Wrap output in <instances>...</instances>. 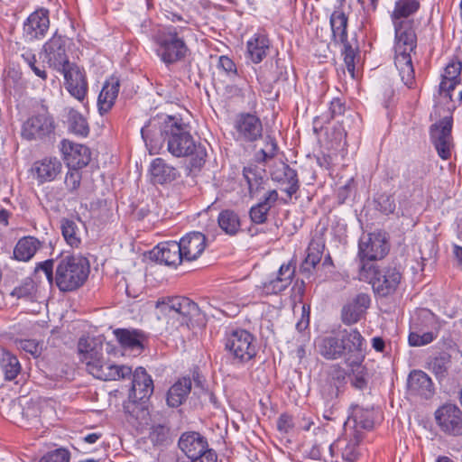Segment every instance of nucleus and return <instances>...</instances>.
<instances>
[{"label":"nucleus","instance_id":"f257e3e1","mask_svg":"<svg viewBox=\"0 0 462 462\" xmlns=\"http://www.w3.org/2000/svg\"><path fill=\"white\" fill-rule=\"evenodd\" d=\"M80 361L85 364L87 371L95 378L103 381L120 380L133 374L132 388L129 398L134 402L149 399L153 393V382L143 367H137L133 373L127 365H117L106 362L103 358L102 346L93 340L80 338L78 344Z\"/></svg>","mask_w":462,"mask_h":462},{"label":"nucleus","instance_id":"f03ea898","mask_svg":"<svg viewBox=\"0 0 462 462\" xmlns=\"http://www.w3.org/2000/svg\"><path fill=\"white\" fill-rule=\"evenodd\" d=\"M152 123L141 129L142 137L151 154L160 153L166 143L167 151L174 157H190V166L200 169L207 157L203 145L197 143L188 130V126L180 119L170 116L160 130L159 136L154 133Z\"/></svg>","mask_w":462,"mask_h":462},{"label":"nucleus","instance_id":"7ed1b4c3","mask_svg":"<svg viewBox=\"0 0 462 462\" xmlns=\"http://www.w3.org/2000/svg\"><path fill=\"white\" fill-rule=\"evenodd\" d=\"M395 57L394 63L402 81L408 88L414 83V69L411 54L417 46V36L411 22L408 20L395 22Z\"/></svg>","mask_w":462,"mask_h":462},{"label":"nucleus","instance_id":"20e7f679","mask_svg":"<svg viewBox=\"0 0 462 462\" xmlns=\"http://www.w3.org/2000/svg\"><path fill=\"white\" fill-rule=\"evenodd\" d=\"M189 32L187 26L168 25L154 33L156 53L163 63L174 64L186 57L189 48L185 37Z\"/></svg>","mask_w":462,"mask_h":462},{"label":"nucleus","instance_id":"39448f33","mask_svg":"<svg viewBox=\"0 0 462 462\" xmlns=\"http://www.w3.org/2000/svg\"><path fill=\"white\" fill-rule=\"evenodd\" d=\"M88 273L89 265L86 258L62 256L56 266L55 283L60 291H71L84 284Z\"/></svg>","mask_w":462,"mask_h":462},{"label":"nucleus","instance_id":"423d86ee","mask_svg":"<svg viewBox=\"0 0 462 462\" xmlns=\"http://www.w3.org/2000/svg\"><path fill=\"white\" fill-rule=\"evenodd\" d=\"M358 279L369 282L374 292L385 297L397 290L402 273L396 267L379 270L374 263H363L358 270Z\"/></svg>","mask_w":462,"mask_h":462},{"label":"nucleus","instance_id":"0eeeda50","mask_svg":"<svg viewBox=\"0 0 462 462\" xmlns=\"http://www.w3.org/2000/svg\"><path fill=\"white\" fill-rule=\"evenodd\" d=\"M329 24L332 32V40L335 43L343 45L342 54L344 56L346 70L351 78L355 79L356 60L358 56V51L357 48L352 47L348 42V16L342 9L337 8L330 14Z\"/></svg>","mask_w":462,"mask_h":462},{"label":"nucleus","instance_id":"6e6552de","mask_svg":"<svg viewBox=\"0 0 462 462\" xmlns=\"http://www.w3.org/2000/svg\"><path fill=\"white\" fill-rule=\"evenodd\" d=\"M224 345L225 350L235 363H247L257 354L254 337L243 328L227 330L225 334Z\"/></svg>","mask_w":462,"mask_h":462},{"label":"nucleus","instance_id":"1a4fd4ad","mask_svg":"<svg viewBox=\"0 0 462 462\" xmlns=\"http://www.w3.org/2000/svg\"><path fill=\"white\" fill-rule=\"evenodd\" d=\"M343 359L347 366H359L365 358L366 340L356 328L340 330Z\"/></svg>","mask_w":462,"mask_h":462},{"label":"nucleus","instance_id":"9d476101","mask_svg":"<svg viewBox=\"0 0 462 462\" xmlns=\"http://www.w3.org/2000/svg\"><path fill=\"white\" fill-rule=\"evenodd\" d=\"M461 70L462 62L456 58L451 59L446 65L439 86L440 97L451 102L462 101Z\"/></svg>","mask_w":462,"mask_h":462},{"label":"nucleus","instance_id":"9b49d317","mask_svg":"<svg viewBox=\"0 0 462 462\" xmlns=\"http://www.w3.org/2000/svg\"><path fill=\"white\" fill-rule=\"evenodd\" d=\"M452 117H443L430 127V139L438 155L444 161L451 158L454 150Z\"/></svg>","mask_w":462,"mask_h":462},{"label":"nucleus","instance_id":"f8f14e48","mask_svg":"<svg viewBox=\"0 0 462 462\" xmlns=\"http://www.w3.org/2000/svg\"><path fill=\"white\" fill-rule=\"evenodd\" d=\"M55 121L53 116L43 108L28 117L23 124L21 135L28 141L42 140L54 132Z\"/></svg>","mask_w":462,"mask_h":462},{"label":"nucleus","instance_id":"ddd939ff","mask_svg":"<svg viewBox=\"0 0 462 462\" xmlns=\"http://www.w3.org/2000/svg\"><path fill=\"white\" fill-rule=\"evenodd\" d=\"M434 419L439 430L450 437L462 436V411L451 402L439 406L434 412Z\"/></svg>","mask_w":462,"mask_h":462},{"label":"nucleus","instance_id":"4468645a","mask_svg":"<svg viewBox=\"0 0 462 462\" xmlns=\"http://www.w3.org/2000/svg\"><path fill=\"white\" fill-rule=\"evenodd\" d=\"M389 251V245L385 235L382 232H374L364 235L359 241L358 256L359 267L365 261H377L383 259Z\"/></svg>","mask_w":462,"mask_h":462},{"label":"nucleus","instance_id":"2eb2a0df","mask_svg":"<svg viewBox=\"0 0 462 462\" xmlns=\"http://www.w3.org/2000/svg\"><path fill=\"white\" fill-rule=\"evenodd\" d=\"M66 42L67 38L56 32L43 45L46 62L57 71H61L71 64L66 52Z\"/></svg>","mask_w":462,"mask_h":462},{"label":"nucleus","instance_id":"dca6fc26","mask_svg":"<svg viewBox=\"0 0 462 462\" xmlns=\"http://www.w3.org/2000/svg\"><path fill=\"white\" fill-rule=\"evenodd\" d=\"M294 273L295 267L291 263H282L276 276L257 285L254 293L257 296L278 294L291 285Z\"/></svg>","mask_w":462,"mask_h":462},{"label":"nucleus","instance_id":"f3484780","mask_svg":"<svg viewBox=\"0 0 462 462\" xmlns=\"http://www.w3.org/2000/svg\"><path fill=\"white\" fill-rule=\"evenodd\" d=\"M235 139L240 143H254L263 136V124L252 114H241L235 122Z\"/></svg>","mask_w":462,"mask_h":462},{"label":"nucleus","instance_id":"a211bd4d","mask_svg":"<svg viewBox=\"0 0 462 462\" xmlns=\"http://www.w3.org/2000/svg\"><path fill=\"white\" fill-rule=\"evenodd\" d=\"M50 28V12L46 8H38L23 22V33L28 41L41 40Z\"/></svg>","mask_w":462,"mask_h":462},{"label":"nucleus","instance_id":"6ab92c4d","mask_svg":"<svg viewBox=\"0 0 462 462\" xmlns=\"http://www.w3.org/2000/svg\"><path fill=\"white\" fill-rule=\"evenodd\" d=\"M157 309L166 315L172 318L181 316L183 321L189 316H193L198 312V305L186 297H172L168 299L158 300L155 304Z\"/></svg>","mask_w":462,"mask_h":462},{"label":"nucleus","instance_id":"aec40b11","mask_svg":"<svg viewBox=\"0 0 462 462\" xmlns=\"http://www.w3.org/2000/svg\"><path fill=\"white\" fill-rule=\"evenodd\" d=\"M60 72L64 76V85L68 92L79 101H83L88 88L85 71L71 63Z\"/></svg>","mask_w":462,"mask_h":462},{"label":"nucleus","instance_id":"412c9836","mask_svg":"<svg viewBox=\"0 0 462 462\" xmlns=\"http://www.w3.org/2000/svg\"><path fill=\"white\" fill-rule=\"evenodd\" d=\"M60 150L69 169H80L90 162V150L83 144L63 140Z\"/></svg>","mask_w":462,"mask_h":462},{"label":"nucleus","instance_id":"4be33fe9","mask_svg":"<svg viewBox=\"0 0 462 462\" xmlns=\"http://www.w3.org/2000/svg\"><path fill=\"white\" fill-rule=\"evenodd\" d=\"M272 179L279 182L284 191L291 199L300 188V182L297 172L284 162L277 163L271 171Z\"/></svg>","mask_w":462,"mask_h":462},{"label":"nucleus","instance_id":"5701e85b","mask_svg":"<svg viewBox=\"0 0 462 462\" xmlns=\"http://www.w3.org/2000/svg\"><path fill=\"white\" fill-rule=\"evenodd\" d=\"M180 250L184 261L197 260L207 247V237L200 232H189L180 240Z\"/></svg>","mask_w":462,"mask_h":462},{"label":"nucleus","instance_id":"b1692460","mask_svg":"<svg viewBox=\"0 0 462 462\" xmlns=\"http://www.w3.org/2000/svg\"><path fill=\"white\" fill-rule=\"evenodd\" d=\"M62 164L55 157L36 161L31 169L32 175L40 184L52 181L61 172Z\"/></svg>","mask_w":462,"mask_h":462},{"label":"nucleus","instance_id":"393cba45","mask_svg":"<svg viewBox=\"0 0 462 462\" xmlns=\"http://www.w3.org/2000/svg\"><path fill=\"white\" fill-rule=\"evenodd\" d=\"M179 448L190 460L208 450L206 439L195 431L183 433L179 439Z\"/></svg>","mask_w":462,"mask_h":462},{"label":"nucleus","instance_id":"a878e982","mask_svg":"<svg viewBox=\"0 0 462 462\" xmlns=\"http://www.w3.org/2000/svg\"><path fill=\"white\" fill-rule=\"evenodd\" d=\"M180 245L176 241L161 243L154 250L156 261L168 266L176 267L184 261Z\"/></svg>","mask_w":462,"mask_h":462},{"label":"nucleus","instance_id":"bb28decb","mask_svg":"<svg viewBox=\"0 0 462 462\" xmlns=\"http://www.w3.org/2000/svg\"><path fill=\"white\" fill-rule=\"evenodd\" d=\"M271 50V41L263 32H256L246 42L247 58L254 64H259Z\"/></svg>","mask_w":462,"mask_h":462},{"label":"nucleus","instance_id":"cd10ccee","mask_svg":"<svg viewBox=\"0 0 462 462\" xmlns=\"http://www.w3.org/2000/svg\"><path fill=\"white\" fill-rule=\"evenodd\" d=\"M408 389L411 394L430 398L434 393L431 378L421 370H413L408 377Z\"/></svg>","mask_w":462,"mask_h":462},{"label":"nucleus","instance_id":"c85d7f7f","mask_svg":"<svg viewBox=\"0 0 462 462\" xmlns=\"http://www.w3.org/2000/svg\"><path fill=\"white\" fill-rule=\"evenodd\" d=\"M318 352L327 360L343 358L340 331L337 335L319 337L316 340Z\"/></svg>","mask_w":462,"mask_h":462},{"label":"nucleus","instance_id":"c756f323","mask_svg":"<svg viewBox=\"0 0 462 462\" xmlns=\"http://www.w3.org/2000/svg\"><path fill=\"white\" fill-rule=\"evenodd\" d=\"M374 425V411L373 409L363 408L358 405H352L346 421L347 428H360L362 430H372Z\"/></svg>","mask_w":462,"mask_h":462},{"label":"nucleus","instance_id":"7c9ffc66","mask_svg":"<svg viewBox=\"0 0 462 462\" xmlns=\"http://www.w3.org/2000/svg\"><path fill=\"white\" fill-rule=\"evenodd\" d=\"M149 172L151 180L154 184H164L171 182L179 175L177 169L167 163L162 158H155L152 161Z\"/></svg>","mask_w":462,"mask_h":462},{"label":"nucleus","instance_id":"2f4dec72","mask_svg":"<svg viewBox=\"0 0 462 462\" xmlns=\"http://www.w3.org/2000/svg\"><path fill=\"white\" fill-rule=\"evenodd\" d=\"M119 88L120 82L116 78H110L105 82L97 98L100 114H105L112 108L117 97Z\"/></svg>","mask_w":462,"mask_h":462},{"label":"nucleus","instance_id":"473e14b6","mask_svg":"<svg viewBox=\"0 0 462 462\" xmlns=\"http://www.w3.org/2000/svg\"><path fill=\"white\" fill-rule=\"evenodd\" d=\"M278 199V192L275 189L269 190L263 199L250 208L249 216L254 224H263L267 220L270 209L275 205Z\"/></svg>","mask_w":462,"mask_h":462},{"label":"nucleus","instance_id":"72a5a7b5","mask_svg":"<svg viewBox=\"0 0 462 462\" xmlns=\"http://www.w3.org/2000/svg\"><path fill=\"white\" fill-rule=\"evenodd\" d=\"M325 247L322 237L317 236L311 239L308 248L307 255L300 265V272L311 273L317 264L320 262Z\"/></svg>","mask_w":462,"mask_h":462},{"label":"nucleus","instance_id":"f704fd0d","mask_svg":"<svg viewBox=\"0 0 462 462\" xmlns=\"http://www.w3.org/2000/svg\"><path fill=\"white\" fill-rule=\"evenodd\" d=\"M42 247V242L34 236H23L14 248V257L20 262H29Z\"/></svg>","mask_w":462,"mask_h":462},{"label":"nucleus","instance_id":"c9c22d12","mask_svg":"<svg viewBox=\"0 0 462 462\" xmlns=\"http://www.w3.org/2000/svg\"><path fill=\"white\" fill-rule=\"evenodd\" d=\"M123 348L141 352L145 338L143 333L136 329L118 328L114 332Z\"/></svg>","mask_w":462,"mask_h":462},{"label":"nucleus","instance_id":"e433bc0d","mask_svg":"<svg viewBox=\"0 0 462 462\" xmlns=\"http://www.w3.org/2000/svg\"><path fill=\"white\" fill-rule=\"evenodd\" d=\"M191 380L183 377L178 380L167 393V403L171 407H179L186 400L191 390Z\"/></svg>","mask_w":462,"mask_h":462},{"label":"nucleus","instance_id":"4c0bfd02","mask_svg":"<svg viewBox=\"0 0 462 462\" xmlns=\"http://www.w3.org/2000/svg\"><path fill=\"white\" fill-rule=\"evenodd\" d=\"M0 369L7 381H12L21 373L22 366L15 355L6 349L0 350Z\"/></svg>","mask_w":462,"mask_h":462},{"label":"nucleus","instance_id":"58836bf2","mask_svg":"<svg viewBox=\"0 0 462 462\" xmlns=\"http://www.w3.org/2000/svg\"><path fill=\"white\" fill-rule=\"evenodd\" d=\"M217 223L221 230L228 236H235L241 229V221L238 214L230 209H225L219 213Z\"/></svg>","mask_w":462,"mask_h":462},{"label":"nucleus","instance_id":"ea45409f","mask_svg":"<svg viewBox=\"0 0 462 462\" xmlns=\"http://www.w3.org/2000/svg\"><path fill=\"white\" fill-rule=\"evenodd\" d=\"M60 229L63 238L69 246L78 248L80 245V231L74 220L62 218L60 220Z\"/></svg>","mask_w":462,"mask_h":462},{"label":"nucleus","instance_id":"a19ab883","mask_svg":"<svg viewBox=\"0 0 462 462\" xmlns=\"http://www.w3.org/2000/svg\"><path fill=\"white\" fill-rule=\"evenodd\" d=\"M37 286L31 278L24 279L19 285L14 288L10 295L17 300L32 301L36 299Z\"/></svg>","mask_w":462,"mask_h":462},{"label":"nucleus","instance_id":"79ce46f5","mask_svg":"<svg viewBox=\"0 0 462 462\" xmlns=\"http://www.w3.org/2000/svg\"><path fill=\"white\" fill-rule=\"evenodd\" d=\"M450 356L447 353H440L432 357L429 363V369L436 375L437 378L442 379L446 377L450 365Z\"/></svg>","mask_w":462,"mask_h":462},{"label":"nucleus","instance_id":"37998d69","mask_svg":"<svg viewBox=\"0 0 462 462\" xmlns=\"http://www.w3.org/2000/svg\"><path fill=\"white\" fill-rule=\"evenodd\" d=\"M69 130L80 136H87L89 133V127L86 118L77 110L70 109L69 112Z\"/></svg>","mask_w":462,"mask_h":462},{"label":"nucleus","instance_id":"c03bdc74","mask_svg":"<svg viewBox=\"0 0 462 462\" xmlns=\"http://www.w3.org/2000/svg\"><path fill=\"white\" fill-rule=\"evenodd\" d=\"M420 4L417 0H399L395 3L392 14L393 23L400 22L401 18H406L419 9Z\"/></svg>","mask_w":462,"mask_h":462},{"label":"nucleus","instance_id":"a18cd8bd","mask_svg":"<svg viewBox=\"0 0 462 462\" xmlns=\"http://www.w3.org/2000/svg\"><path fill=\"white\" fill-rule=\"evenodd\" d=\"M278 150V145L273 137L266 135L264 137V146L255 152V161L259 163L265 162L270 159H273Z\"/></svg>","mask_w":462,"mask_h":462},{"label":"nucleus","instance_id":"49530a36","mask_svg":"<svg viewBox=\"0 0 462 462\" xmlns=\"http://www.w3.org/2000/svg\"><path fill=\"white\" fill-rule=\"evenodd\" d=\"M244 177L248 185V190L251 197L258 196L259 192L263 189V180L256 175L252 170L244 171Z\"/></svg>","mask_w":462,"mask_h":462},{"label":"nucleus","instance_id":"de8ad7c7","mask_svg":"<svg viewBox=\"0 0 462 462\" xmlns=\"http://www.w3.org/2000/svg\"><path fill=\"white\" fill-rule=\"evenodd\" d=\"M363 311L359 310L354 302L346 304L341 312L342 321L346 325H352L358 322L363 315Z\"/></svg>","mask_w":462,"mask_h":462},{"label":"nucleus","instance_id":"09e8293b","mask_svg":"<svg viewBox=\"0 0 462 462\" xmlns=\"http://www.w3.org/2000/svg\"><path fill=\"white\" fill-rule=\"evenodd\" d=\"M360 428H354V430L347 435L348 442L344 451V456L356 457V448L362 442L364 439V432Z\"/></svg>","mask_w":462,"mask_h":462},{"label":"nucleus","instance_id":"8fccbe9b","mask_svg":"<svg viewBox=\"0 0 462 462\" xmlns=\"http://www.w3.org/2000/svg\"><path fill=\"white\" fill-rule=\"evenodd\" d=\"M22 58L37 77L42 80L47 79V73L44 69V66L37 64L36 57L32 51H25L22 54Z\"/></svg>","mask_w":462,"mask_h":462},{"label":"nucleus","instance_id":"3c124183","mask_svg":"<svg viewBox=\"0 0 462 462\" xmlns=\"http://www.w3.org/2000/svg\"><path fill=\"white\" fill-rule=\"evenodd\" d=\"M437 336V333L431 331L424 332L422 334L411 332L408 337V342L411 346H422L431 343Z\"/></svg>","mask_w":462,"mask_h":462},{"label":"nucleus","instance_id":"603ef678","mask_svg":"<svg viewBox=\"0 0 462 462\" xmlns=\"http://www.w3.org/2000/svg\"><path fill=\"white\" fill-rule=\"evenodd\" d=\"M342 387L336 383H332L328 379H325L321 384L320 393L326 402H332L337 399L339 394L343 392Z\"/></svg>","mask_w":462,"mask_h":462},{"label":"nucleus","instance_id":"864d4df0","mask_svg":"<svg viewBox=\"0 0 462 462\" xmlns=\"http://www.w3.org/2000/svg\"><path fill=\"white\" fill-rule=\"evenodd\" d=\"M326 379L344 388L346 383V372L341 365H333L330 366Z\"/></svg>","mask_w":462,"mask_h":462},{"label":"nucleus","instance_id":"5fc2aeb1","mask_svg":"<svg viewBox=\"0 0 462 462\" xmlns=\"http://www.w3.org/2000/svg\"><path fill=\"white\" fill-rule=\"evenodd\" d=\"M353 374V378L351 380V384L358 389L363 390L367 386V379H366V370L362 365L359 366H348Z\"/></svg>","mask_w":462,"mask_h":462},{"label":"nucleus","instance_id":"6e6d98bb","mask_svg":"<svg viewBox=\"0 0 462 462\" xmlns=\"http://www.w3.org/2000/svg\"><path fill=\"white\" fill-rule=\"evenodd\" d=\"M169 428L162 424L153 425L150 431V439L154 445H162L169 439Z\"/></svg>","mask_w":462,"mask_h":462},{"label":"nucleus","instance_id":"4d7b16f0","mask_svg":"<svg viewBox=\"0 0 462 462\" xmlns=\"http://www.w3.org/2000/svg\"><path fill=\"white\" fill-rule=\"evenodd\" d=\"M81 173L79 169H69L64 180V184L67 190L70 193H75L80 186Z\"/></svg>","mask_w":462,"mask_h":462},{"label":"nucleus","instance_id":"13d9d810","mask_svg":"<svg viewBox=\"0 0 462 462\" xmlns=\"http://www.w3.org/2000/svg\"><path fill=\"white\" fill-rule=\"evenodd\" d=\"M69 452L64 448H58L56 450L45 454L39 462H69Z\"/></svg>","mask_w":462,"mask_h":462},{"label":"nucleus","instance_id":"bf43d9fd","mask_svg":"<svg viewBox=\"0 0 462 462\" xmlns=\"http://www.w3.org/2000/svg\"><path fill=\"white\" fill-rule=\"evenodd\" d=\"M53 268H54V260L49 259L43 262H40L36 264L34 268V274L38 275L40 272H42L49 282L50 284H52L55 277L53 276Z\"/></svg>","mask_w":462,"mask_h":462},{"label":"nucleus","instance_id":"052dcab7","mask_svg":"<svg viewBox=\"0 0 462 462\" xmlns=\"http://www.w3.org/2000/svg\"><path fill=\"white\" fill-rule=\"evenodd\" d=\"M377 208L383 214L389 215L395 210L394 199L386 194L380 195L376 199Z\"/></svg>","mask_w":462,"mask_h":462},{"label":"nucleus","instance_id":"680f3d73","mask_svg":"<svg viewBox=\"0 0 462 462\" xmlns=\"http://www.w3.org/2000/svg\"><path fill=\"white\" fill-rule=\"evenodd\" d=\"M217 67L223 69L228 76L236 75V66L235 62L227 56L223 55L219 57Z\"/></svg>","mask_w":462,"mask_h":462},{"label":"nucleus","instance_id":"e2e57ef3","mask_svg":"<svg viewBox=\"0 0 462 462\" xmlns=\"http://www.w3.org/2000/svg\"><path fill=\"white\" fill-rule=\"evenodd\" d=\"M294 427L292 417L286 413L280 415L277 420V429L282 433H289Z\"/></svg>","mask_w":462,"mask_h":462},{"label":"nucleus","instance_id":"0e129e2a","mask_svg":"<svg viewBox=\"0 0 462 462\" xmlns=\"http://www.w3.org/2000/svg\"><path fill=\"white\" fill-rule=\"evenodd\" d=\"M19 347L34 356L40 354L39 344L32 339L21 340L19 342Z\"/></svg>","mask_w":462,"mask_h":462},{"label":"nucleus","instance_id":"69168bd1","mask_svg":"<svg viewBox=\"0 0 462 462\" xmlns=\"http://www.w3.org/2000/svg\"><path fill=\"white\" fill-rule=\"evenodd\" d=\"M329 113L331 118H334L337 116L343 115L346 110L345 104L339 98H334L329 105Z\"/></svg>","mask_w":462,"mask_h":462},{"label":"nucleus","instance_id":"338daca9","mask_svg":"<svg viewBox=\"0 0 462 462\" xmlns=\"http://www.w3.org/2000/svg\"><path fill=\"white\" fill-rule=\"evenodd\" d=\"M352 302H354L356 307L365 313L370 306L371 299L368 294L360 293L352 300Z\"/></svg>","mask_w":462,"mask_h":462},{"label":"nucleus","instance_id":"774afa93","mask_svg":"<svg viewBox=\"0 0 462 462\" xmlns=\"http://www.w3.org/2000/svg\"><path fill=\"white\" fill-rule=\"evenodd\" d=\"M191 462H217V454L213 450L208 449L198 457V458L191 460Z\"/></svg>","mask_w":462,"mask_h":462}]
</instances>
